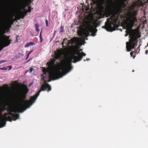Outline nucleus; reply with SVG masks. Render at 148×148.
Wrapping results in <instances>:
<instances>
[{
    "label": "nucleus",
    "instance_id": "obj_1",
    "mask_svg": "<svg viewBox=\"0 0 148 148\" xmlns=\"http://www.w3.org/2000/svg\"><path fill=\"white\" fill-rule=\"evenodd\" d=\"M47 89L48 92L51 90V87L49 84L46 83L45 84L42 85L40 90L38 91V92L35 95L31 97L30 99L27 101L25 100V99L26 98L27 95L29 92V89L26 86L24 85L22 90L20 92V101L18 102L17 110L12 108H10L7 110V112H9L7 113L8 114L11 116L12 120H16L18 119L19 115L18 114L13 113L12 112H23L26 108H29L34 103L42 91L47 90Z\"/></svg>",
    "mask_w": 148,
    "mask_h": 148
},
{
    "label": "nucleus",
    "instance_id": "obj_2",
    "mask_svg": "<svg viewBox=\"0 0 148 148\" xmlns=\"http://www.w3.org/2000/svg\"><path fill=\"white\" fill-rule=\"evenodd\" d=\"M80 52V51L78 50L73 51L69 57L70 62H66L64 61H61L60 63L58 62V65L59 67V69L52 70L50 71L49 75L50 78L54 80L61 77L65 74L62 72L61 70L66 71L67 72H69L73 68L71 62L75 63L82 58V56Z\"/></svg>",
    "mask_w": 148,
    "mask_h": 148
},
{
    "label": "nucleus",
    "instance_id": "obj_3",
    "mask_svg": "<svg viewBox=\"0 0 148 148\" xmlns=\"http://www.w3.org/2000/svg\"><path fill=\"white\" fill-rule=\"evenodd\" d=\"M111 15V16L110 14L109 16L110 17L107 18V21L105 22V26L102 27L103 28H105L108 31H110L112 29V25H116L119 18H121V16L118 11L114 12Z\"/></svg>",
    "mask_w": 148,
    "mask_h": 148
},
{
    "label": "nucleus",
    "instance_id": "obj_4",
    "mask_svg": "<svg viewBox=\"0 0 148 148\" xmlns=\"http://www.w3.org/2000/svg\"><path fill=\"white\" fill-rule=\"evenodd\" d=\"M128 22L126 24V27L127 29L126 31V34L125 36H127L129 35V38L131 39L133 35L135 36V38H136V40L138 38L140 37V35L139 34H136V33L133 32L132 31V28L134 26V23L137 22V19L136 17L133 16H130L128 19Z\"/></svg>",
    "mask_w": 148,
    "mask_h": 148
},
{
    "label": "nucleus",
    "instance_id": "obj_5",
    "mask_svg": "<svg viewBox=\"0 0 148 148\" xmlns=\"http://www.w3.org/2000/svg\"><path fill=\"white\" fill-rule=\"evenodd\" d=\"M5 30L1 31L0 33V51L3 48L10 45L12 40L10 39V36L4 35Z\"/></svg>",
    "mask_w": 148,
    "mask_h": 148
},
{
    "label": "nucleus",
    "instance_id": "obj_6",
    "mask_svg": "<svg viewBox=\"0 0 148 148\" xmlns=\"http://www.w3.org/2000/svg\"><path fill=\"white\" fill-rule=\"evenodd\" d=\"M135 37L134 35H133L132 38L129 40V42H126V48L127 51H130L131 49H134L135 46L137 45V40Z\"/></svg>",
    "mask_w": 148,
    "mask_h": 148
},
{
    "label": "nucleus",
    "instance_id": "obj_7",
    "mask_svg": "<svg viewBox=\"0 0 148 148\" xmlns=\"http://www.w3.org/2000/svg\"><path fill=\"white\" fill-rule=\"evenodd\" d=\"M7 113H5L4 116L0 114V128L2 127L5 126L6 121H8L11 122L12 121L11 116L8 115Z\"/></svg>",
    "mask_w": 148,
    "mask_h": 148
},
{
    "label": "nucleus",
    "instance_id": "obj_8",
    "mask_svg": "<svg viewBox=\"0 0 148 148\" xmlns=\"http://www.w3.org/2000/svg\"><path fill=\"white\" fill-rule=\"evenodd\" d=\"M97 31V29H95L93 27L92 25L90 24L88 26L85 32V36L88 37L89 35V32H92V36H94L96 34L95 33Z\"/></svg>",
    "mask_w": 148,
    "mask_h": 148
},
{
    "label": "nucleus",
    "instance_id": "obj_9",
    "mask_svg": "<svg viewBox=\"0 0 148 148\" xmlns=\"http://www.w3.org/2000/svg\"><path fill=\"white\" fill-rule=\"evenodd\" d=\"M78 41V38L77 37H74L70 40H69L68 41L67 44L66 42L67 45H69L70 44L72 45L74 44L75 43H77Z\"/></svg>",
    "mask_w": 148,
    "mask_h": 148
},
{
    "label": "nucleus",
    "instance_id": "obj_10",
    "mask_svg": "<svg viewBox=\"0 0 148 148\" xmlns=\"http://www.w3.org/2000/svg\"><path fill=\"white\" fill-rule=\"evenodd\" d=\"M27 12L26 11L23 12L20 11L19 12V16L17 18V20H20L21 18H24L25 16L27 14Z\"/></svg>",
    "mask_w": 148,
    "mask_h": 148
},
{
    "label": "nucleus",
    "instance_id": "obj_11",
    "mask_svg": "<svg viewBox=\"0 0 148 148\" xmlns=\"http://www.w3.org/2000/svg\"><path fill=\"white\" fill-rule=\"evenodd\" d=\"M62 52L61 51L58 49L57 52L55 53V56L54 58L56 59H58L60 58V57L61 56Z\"/></svg>",
    "mask_w": 148,
    "mask_h": 148
},
{
    "label": "nucleus",
    "instance_id": "obj_12",
    "mask_svg": "<svg viewBox=\"0 0 148 148\" xmlns=\"http://www.w3.org/2000/svg\"><path fill=\"white\" fill-rule=\"evenodd\" d=\"M54 60H53L51 62H48L47 63L46 65L48 66L50 68H52L53 67L54 64Z\"/></svg>",
    "mask_w": 148,
    "mask_h": 148
},
{
    "label": "nucleus",
    "instance_id": "obj_13",
    "mask_svg": "<svg viewBox=\"0 0 148 148\" xmlns=\"http://www.w3.org/2000/svg\"><path fill=\"white\" fill-rule=\"evenodd\" d=\"M42 72L44 73L42 75V76H44V77H45V76H46V73L47 72V68L44 67H42Z\"/></svg>",
    "mask_w": 148,
    "mask_h": 148
},
{
    "label": "nucleus",
    "instance_id": "obj_14",
    "mask_svg": "<svg viewBox=\"0 0 148 148\" xmlns=\"http://www.w3.org/2000/svg\"><path fill=\"white\" fill-rule=\"evenodd\" d=\"M35 44V43L33 42H30L27 43L25 46V47H27L31 45H33Z\"/></svg>",
    "mask_w": 148,
    "mask_h": 148
},
{
    "label": "nucleus",
    "instance_id": "obj_15",
    "mask_svg": "<svg viewBox=\"0 0 148 148\" xmlns=\"http://www.w3.org/2000/svg\"><path fill=\"white\" fill-rule=\"evenodd\" d=\"M39 25L38 23L36 24L35 25V27H36V30L37 32H39V29H38L39 26Z\"/></svg>",
    "mask_w": 148,
    "mask_h": 148
},
{
    "label": "nucleus",
    "instance_id": "obj_16",
    "mask_svg": "<svg viewBox=\"0 0 148 148\" xmlns=\"http://www.w3.org/2000/svg\"><path fill=\"white\" fill-rule=\"evenodd\" d=\"M64 27L62 25H61L60 26V32H64Z\"/></svg>",
    "mask_w": 148,
    "mask_h": 148
},
{
    "label": "nucleus",
    "instance_id": "obj_17",
    "mask_svg": "<svg viewBox=\"0 0 148 148\" xmlns=\"http://www.w3.org/2000/svg\"><path fill=\"white\" fill-rule=\"evenodd\" d=\"M5 107L4 108H0V114H1L2 112L3 111L5 110Z\"/></svg>",
    "mask_w": 148,
    "mask_h": 148
},
{
    "label": "nucleus",
    "instance_id": "obj_18",
    "mask_svg": "<svg viewBox=\"0 0 148 148\" xmlns=\"http://www.w3.org/2000/svg\"><path fill=\"white\" fill-rule=\"evenodd\" d=\"M31 6H29L28 7V10L27 11H26L27 12V13L30 12L31 11Z\"/></svg>",
    "mask_w": 148,
    "mask_h": 148
},
{
    "label": "nucleus",
    "instance_id": "obj_19",
    "mask_svg": "<svg viewBox=\"0 0 148 148\" xmlns=\"http://www.w3.org/2000/svg\"><path fill=\"white\" fill-rule=\"evenodd\" d=\"M1 70H7L8 69L7 67H1L0 68Z\"/></svg>",
    "mask_w": 148,
    "mask_h": 148
},
{
    "label": "nucleus",
    "instance_id": "obj_20",
    "mask_svg": "<svg viewBox=\"0 0 148 148\" xmlns=\"http://www.w3.org/2000/svg\"><path fill=\"white\" fill-rule=\"evenodd\" d=\"M66 40H67V38H64L63 40V41L62 42V44L63 45L64 43V41Z\"/></svg>",
    "mask_w": 148,
    "mask_h": 148
},
{
    "label": "nucleus",
    "instance_id": "obj_21",
    "mask_svg": "<svg viewBox=\"0 0 148 148\" xmlns=\"http://www.w3.org/2000/svg\"><path fill=\"white\" fill-rule=\"evenodd\" d=\"M46 26L47 27H48V21L47 20H46Z\"/></svg>",
    "mask_w": 148,
    "mask_h": 148
},
{
    "label": "nucleus",
    "instance_id": "obj_22",
    "mask_svg": "<svg viewBox=\"0 0 148 148\" xmlns=\"http://www.w3.org/2000/svg\"><path fill=\"white\" fill-rule=\"evenodd\" d=\"M33 70V69L32 68L30 67L29 73H32Z\"/></svg>",
    "mask_w": 148,
    "mask_h": 148
},
{
    "label": "nucleus",
    "instance_id": "obj_23",
    "mask_svg": "<svg viewBox=\"0 0 148 148\" xmlns=\"http://www.w3.org/2000/svg\"><path fill=\"white\" fill-rule=\"evenodd\" d=\"M6 62V61L5 60H1L0 61V64H1L3 63H4L5 62Z\"/></svg>",
    "mask_w": 148,
    "mask_h": 148
},
{
    "label": "nucleus",
    "instance_id": "obj_24",
    "mask_svg": "<svg viewBox=\"0 0 148 148\" xmlns=\"http://www.w3.org/2000/svg\"><path fill=\"white\" fill-rule=\"evenodd\" d=\"M81 53V55L82 56V57H83V56H85L86 55V54L83 52H82V53Z\"/></svg>",
    "mask_w": 148,
    "mask_h": 148
},
{
    "label": "nucleus",
    "instance_id": "obj_25",
    "mask_svg": "<svg viewBox=\"0 0 148 148\" xmlns=\"http://www.w3.org/2000/svg\"><path fill=\"white\" fill-rule=\"evenodd\" d=\"M133 53H134L133 51L131 52L130 53V55L132 57L133 56Z\"/></svg>",
    "mask_w": 148,
    "mask_h": 148
},
{
    "label": "nucleus",
    "instance_id": "obj_26",
    "mask_svg": "<svg viewBox=\"0 0 148 148\" xmlns=\"http://www.w3.org/2000/svg\"><path fill=\"white\" fill-rule=\"evenodd\" d=\"M7 68H9V70L11 69L12 68V66H7Z\"/></svg>",
    "mask_w": 148,
    "mask_h": 148
},
{
    "label": "nucleus",
    "instance_id": "obj_27",
    "mask_svg": "<svg viewBox=\"0 0 148 148\" xmlns=\"http://www.w3.org/2000/svg\"><path fill=\"white\" fill-rule=\"evenodd\" d=\"M29 55V54H28L27 55L26 58V59H27L28 58Z\"/></svg>",
    "mask_w": 148,
    "mask_h": 148
},
{
    "label": "nucleus",
    "instance_id": "obj_28",
    "mask_svg": "<svg viewBox=\"0 0 148 148\" xmlns=\"http://www.w3.org/2000/svg\"><path fill=\"white\" fill-rule=\"evenodd\" d=\"M33 51V50H32L31 51L28 53V54L30 55L32 52Z\"/></svg>",
    "mask_w": 148,
    "mask_h": 148
},
{
    "label": "nucleus",
    "instance_id": "obj_29",
    "mask_svg": "<svg viewBox=\"0 0 148 148\" xmlns=\"http://www.w3.org/2000/svg\"><path fill=\"white\" fill-rule=\"evenodd\" d=\"M148 53V50H146V52H145V54H147V53Z\"/></svg>",
    "mask_w": 148,
    "mask_h": 148
},
{
    "label": "nucleus",
    "instance_id": "obj_30",
    "mask_svg": "<svg viewBox=\"0 0 148 148\" xmlns=\"http://www.w3.org/2000/svg\"><path fill=\"white\" fill-rule=\"evenodd\" d=\"M40 39H41V32L40 33Z\"/></svg>",
    "mask_w": 148,
    "mask_h": 148
},
{
    "label": "nucleus",
    "instance_id": "obj_31",
    "mask_svg": "<svg viewBox=\"0 0 148 148\" xmlns=\"http://www.w3.org/2000/svg\"><path fill=\"white\" fill-rule=\"evenodd\" d=\"M32 83H30L29 84V86H30L32 85Z\"/></svg>",
    "mask_w": 148,
    "mask_h": 148
},
{
    "label": "nucleus",
    "instance_id": "obj_32",
    "mask_svg": "<svg viewBox=\"0 0 148 148\" xmlns=\"http://www.w3.org/2000/svg\"><path fill=\"white\" fill-rule=\"evenodd\" d=\"M88 60H90V59H87H87H86V60H87V61H88Z\"/></svg>",
    "mask_w": 148,
    "mask_h": 148
},
{
    "label": "nucleus",
    "instance_id": "obj_33",
    "mask_svg": "<svg viewBox=\"0 0 148 148\" xmlns=\"http://www.w3.org/2000/svg\"><path fill=\"white\" fill-rule=\"evenodd\" d=\"M11 27V25L10 26V27H9V28H10Z\"/></svg>",
    "mask_w": 148,
    "mask_h": 148
},
{
    "label": "nucleus",
    "instance_id": "obj_34",
    "mask_svg": "<svg viewBox=\"0 0 148 148\" xmlns=\"http://www.w3.org/2000/svg\"><path fill=\"white\" fill-rule=\"evenodd\" d=\"M42 40H41V42H42Z\"/></svg>",
    "mask_w": 148,
    "mask_h": 148
},
{
    "label": "nucleus",
    "instance_id": "obj_35",
    "mask_svg": "<svg viewBox=\"0 0 148 148\" xmlns=\"http://www.w3.org/2000/svg\"><path fill=\"white\" fill-rule=\"evenodd\" d=\"M25 6H24V7H23V8H25Z\"/></svg>",
    "mask_w": 148,
    "mask_h": 148
},
{
    "label": "nucleus",
    "instance_id": "obj_36",
    "mask_svg": "<svg viewBox=\"0 0 148 148\" xmlns=\"http://www.w3.org/2000/svg\"><path fill=\"white\" fill-rule=\"evenodd\" d=\"M84 61H85V60H84Z\"/></svg>",
    "mask_w": 148,
    "mask_h": 148
},
{
    "label": "nucleus",
    "instance_id": "obj_37",
    "mask_svg": "<svg viewBox=\"0 0 148 148\" xmlns=\"http://www.w3.org/2000/svg\"><path fill=\"white\" fill-rule=\"evenodd\" d=\"M23 8H21V9H23Z\"/></svg>",
    "mask_w": 148,
    "mask_h": 148
},
{
    "label": "nucleus",
    "instance_id": "obj_38",
    "mask_svg": "<svg viewBox=\"0 0 148 148\" xmlns=\"http://www.w3.org/2000/svg\"><path fill=\"white\" fill-rule=\"evenodd\" d=\"M22 0L23 1H24V0Z\"/></svg>",
    "mask_w": 148,
    "mask_h": 148
}]
</instances>
